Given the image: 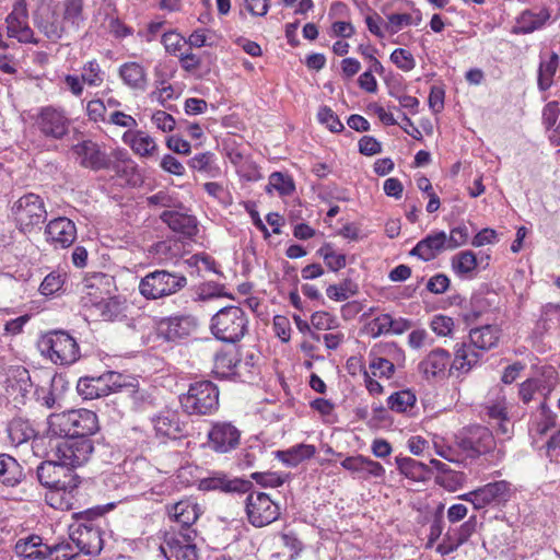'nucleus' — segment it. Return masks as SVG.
<instances>
[{"instance_id":"obj_61","label":"nucleus","mask_w":560,"mask_h":560,"mask_svg":"<svg viewBox=\"0 0 560 560\" xmlns=\"http://www.w3.org/2000/svg\"><path fill=\"white\" fill-rule=\"evenodd\" d=\"M390 60L402 71H410L416 67V60L411 52L404 48H396L390 54Z\"/></svg>"},{"instance_id":"obj_42","label":"nucleus","mask_w":560,"mask_h":560,"mask_svg":"<svg viewBox=\"0 0 560 560\" xmlns=\"http://www.w3.org/2000/svg\"><path fill=\"white\" fill-rule=\"evenodd\" d=\"M7 432L13 446H19L34 436V430L28 421L21 418L12 419L8 424Z\"/></svg>"},{"instance_id":"obj_33","label":"nucleus","mask_w":560,"mask_h":560,"mask_svg":"<svg viewBox=\"0 0 560 560\" xmlns=\"http://www.w3.org/2000/svg\"><path fill=\"white\" fill-rule=\"evenodd\" d=\"M477 491V504L478 510H480L491 503L508 500L510 485L504 480H500L487 483L486 486L478 488Z\"/></svg>"},{"instance_id":"obj_9","label":"nucleus","mask_w":560,"mask_h":560,"mask_svg":"<svg viewBox=\"0 0 560 560\" xmlns=\"http://www.w3.org/2000/svg\"><path fill=\"white\" fill-rule=\"evenodd\" d=\"M246 515L248 522L255 527H264L277 521L280 509L268 494L250 492L246 498Z\"/></svg>"},{"instance_id":"obj_39","label":"nucleus","mask_w":560,"mask_h":560,"mask_svg":"<svg viewBox=\"0 0 560 560\" xmlns=\"http://www.w3.org/2000/svg\"><path fill=\"white\" fill-rule=\"evenodd\" d=\"M104 382H105V388L106 394L109 395L112 393H118V392H128L133 393L135 388L138 385V381L129 375H124L118 372H107L103 374Z\"/></svg>"},{"instance_id":"obj_44","label":"nucleus","mask_w":560,"mask_h":560,"mask_svg":"<svg viewBox=\"0 0 560 560\" xmlns=\"http://www.w3.org/2000/svg\"><path fill=\"white\" fill-rule=\"evenodd\" d=\"M559 66V56L551 52L547 59H540L538 69V88L541 91L548 90L553 83V77Z\"/></svg>"},{"instance_id":"obj_37","label":"nucleus","mask_w":560,"mask_h":560,"mask_svg":"<svg viewBox=\"0 0 560 560\" xmlns=\"http://www.w3.org/2000/svg\"><path fill=\"white\" fill-rule=\"evenodd\" d=\"M126 304L125 301L118 296L106 298L100 303L93 313L100 316L103 320H118L126 317Z\"/></svg>"},{"instance_id":"obj_12","label":"nucleus","mask_w":560,"mask_h":560,"mask_svg":"<svg viewBox=\"0 0 560 560\" xmlns=\"http://www.w3.org/2000/svg\"><path fill=\"white\" fill-rule=\"evenodd\" d=\"M241 442V431L231 422L217 421L208 431L209 447L217 453L235 450Z\"/></svg>"},{"instance_id":"obj_20","label":"nucleus","mask_w":560,"mask_h":560,"mask_svg":"<svg viewBox=\"0 0 560 560\" xmlns=\"http://www.w3.org/2000/svg\"><path fill=\"white\" fill-rule=\"evenodd\" d=\"M481 355L470 342L463 341L456 343L454 347V359L451 361L448 373L456 376L467 374L479 363Z\"/></svg>"},{"instance_id":"obj_56","label":"nucleus","mask_w":560,"mask_h":560,"mask_svg":"<svg viewBox=\"0 0 560 560\" xmlns=\"http://www.w3.org/2000/svg\"><path fill=\"white\" fill-rule=\"evenodd\" d=\"M430 328L440 337L451 336L454 328L455 323L454 319L446 315H434L430 322Z\"/></svg>"},{"instance_id":"obj_18","label":"nucleus","mask_w":560,"mask_h":560,"mask_svg":"<svg viewBox=\"0 0 560 560\" xmlns=\"http://www.w3.org/2000/svg\"><path fill=\"white\" fill-rule=\"evenodd\" d=\"M73 153L79 163L88 168L100 171L112 167V161L101 150L100 145L91 140H84L73 147Z\"/></svg>"},{"instance_id":"obj_49","label":"nucleus","mask_w":560,"mask_h":560,"mask_svg":"<svg viewBox=\"0 0 560 560\" xmlns=\"http://www.w3.org/2000/svg\"><path fill=\"white\" fill-rule=\"evenodd\" d=\"M358 287L349 279L343 280L339 284H331L327 287V296L337 302L346 301L350 296L357 294Z\"/></svg>"},{"instance_id":"obj_47","label":"nucleus","mask_w":560,"mask_h":560,"mask_svg":"<svg viewBox=\"0 0 560 560\" xmlns=\"http://www.w3.org/2000/svg\"><path fill=\"white\" fill-rule=\"evenodd\" d=\"M416 395L410 389H404L392 394L387 399V406L396 412H407L416 402Z\"/></svg>"},{"instance_id":"obj_26","label":"nucleus","mask_w":560,"mask_h":560,"mask_svg":"<svg viewBox=\"0 0 560 560\" xmlns=\"http://www.w3.org/2000/svg\"><path fill=\"white\" fill-rule=\"evenodd\" d=\"M155 434L161 438L177 439L184 432L179 416L173 410H163L152 418Z\"/></svg>"},{"instance_id":"obj_23","label":"nucleus","mask_w":560,"mask_h":560,"mask_svg":"<svg viewBox=\"0 0 560 560\" xmlns=\"http://www.w3.org/2000/svg\"><path fill=\"white\" fill-rule=\"evenodd\" d=\"M340 465L346 470L355 474L359 478H383L385 468L378 463L363 455L348 456Z\"/></svg>"},{"instance_id":"obj_50","label":"nucleus","mask_w":560,"mask_h":560,"mask_svg":"<svg viewBox=\"0 0 560 560\" xmlns=\"http://www.w3.org/2000/svg\"><path fill=\"white\" fill-rule=\"evenodd\" d=\"M318 254L323 257L326 266L331 271H338L346 267L347 258L346 255L338 253L334 249L330 244H325L318 249Z\"/></svg>"},{"instance_id":"obj_14","label":"nucleus","mask_w":560,"mask_h":560,"mask_svg":"<svg viewBox=\"0 0 560 560\" xmlns=\"http://www.w3.org/2000/svg\"><path fill=\"white\" fill-rule=\"evenodd\" d=\"M34 24L49 40L56 43L71 32L60 11L45 8L34 14Z\"/></svg>"},{"instance_id":"obj_45","label":"nucleus","mask_w":560,"mask_h":560,"mask_svg":"<svg viewBox=\"0 0 560 560\" xmlns=\"http://www.w3.org/2000/svg\"><path fill=\"white\" fill-rule=\"evenodd\" d=\"M42 546V538L31 535L27 538L18 540L15 545L16 555L28 559H43L47 557V550L38 549Z\"/></svg>"},{"instance_id":"obj_43","label":"nucleus","mask_w":560,"mask_h":560,"mask_svg":"<svg viewBox=\"0 0 560 560\" xmlns=\"http://www.w3.org/2000/svg\"><path fill=\"white\" fill-rule=\"evenodd\" d=\"M485 410L486 415L493 421L506 420V402L502 389L495 388L489 393Z\"/></svg>"},{"instance_id":"obj_4","label":"nucleus","mask_w":560,"mask_h":560,"mask_svg":"<svg viewBox=\"0 0 560 560\" xmlns=\"http://www.w3.org/2000/svg\"><path fill=\"white\" fill-rule=\"evenodd\" d=\"M187 284L184 275L155 270L140 280L139 291L148 300L163 299L179 292Z\"/></svg>"},{"instance_id":"obj_52","label":"nucleus","mask_w":560,"mask_h":560,"mask_svg":"<svg viewBox=\"0 0 560 560\" xmlns=\"http://www.w3.org/2000/svg\"><path fill=\"white\" fill-rule=\"evenodd\" d=\"M47 556L52 557V560H72L80 552L75 548L72 541H61L54 546H46Z\"/></svg>"},{"instance_id":"obj_24","label":"nucleus","mask_w":560,"mask_h":560,"mask_svg":"<svg viewBox=\"0 0 560 560\" xmlns=\"http://www.w3.org/2000/svg\"><path fill=\"white\" fill-rule=\"evenodd\" d=\"M108 277L103 273H96L86 278L83 282L81 302L84 307L92 311L106 299L107 290L103 285H108Z\"/></svg>"},{"instance_id":"obj_19","label":"nucleus","mask_w":560,"mask_h":560,"mask_svg":"<svg viewBox=\"0 0 560 560\" xmlns=\"http://www.w3.org/2000/svg\"><path fill=\"white\" fill-rule=\"evenodd\" d=\"M494 446L495 441L491 431L481 425L471 427L468 434L460 441V447L469 452L470 456L489 453Z\"/></svg>"},{"instance_id":"obj_58","label":"nucleus","mask_w":560,"mask_h":560,"mask_svg":"<svg viewBox=\"0 0 560 560\" xmlns=\"http://www.w3.org/2000/svg\"><path fill=\"white\" fill-rule=\"evenodd\" d=\"M369 368L372 371L374 376H380V377L389 378L393 376V374L395 372L394 363L390 360L382 358V357H374L370 361Z\"/></svg>"},{"instance_id":"obj_28","label":"nucleus","mask_w":560,"mask_h":560,"mask_svg":"<svg viewBox=\"0 0 560 560\" xmlns=\"http://www.w3.org/2000/svg\"><path fill=\"white\" fill-rule=\"evenodd\" d=\"M167 513L174 522L182 526L180 530H185L191 528V525L198 520L200 509L195 501L185 499L168 506Z\"/></svg>"},{"instance_id":"obj_11","label":"nucleus","mask_w":560,"mask_h":560,"mask_svg":"<svg viewBox=\"0 0 560 560\" xmlns=\"http://www.w3.org/2000/svg\"><path fill=\"white\" fill-rule=\"evenodd\" d=\"M35 124L45 137L61 139L69 131L70 119L63 109L46 106L40 108Z\"/></svg>"},{"instance_id":"obj_22","label":"nucleus","mask_w":560,"mask_h":560,"mask_svg":"<svg viewBox=\"0 0 560 560\" xmlns=\"http://www.w3.org/2000/svg\"><path fill=\"white\" fill-rule=\"evenodd\" d=\"M253 487L248 480L233 478L230 479L223 474H214L211 477L200 480L199 488L205 491H222L226 493H246Z\"/></svg>"},{"instance_id":"obj_15","label":"nucleus","mask_w":560,"mask_h":560,"mask_svg":"<svg viewBox=\"0 0 560 560\" xmlns=\"http://www.w3.org/2000/svg\"><path fill=\"white\" fill-rule=\"evenodd\" d=\"M45 236L55 248H68L77 240V228L70 219L58 217L47 223Z\"/></svg>"},{"instance_id":"obj_21","label":"nucleus","mask_w":560,"mask_h":560,"mask_svg":"<svg viewBox=\"0 0 560 560\" xmlns=\"http://www.w3.org/2000/svg\"><path fill=\"white\" fill-rule=\"evenodd\" d=\"M447 249V234L444 231H438L419 241L410 250V255L423 261H430Z\"/></svg>"},{"instance_id":"obj_63","label":"nucleus","mask_w":560,"mask_h":560,"mask_svg":"<svg viewBox=\"0 0 560 560\" xmlns=\"http://www.w3.org/2000/svg\"><path fill=\"white\" fill-rule=\"evenodd\" d=\"M86 115L94 122L106 121V105L101 98H94L86 103Z\"/></svg>"},{"instance_id":"obj_7","label":"nucleus","mask_w":560,"mask_h":560,"mask_svg":"<svg viewBox=\"0 0 560 560\" xmlns=\"http://www.w3.org/2000/svg\"><path fill=\"white\" fill-rule=\"evenodd\" d=\"M196 536L192 528L173 532L165 537L161 551L167 560H198Z\"/></svg>"},{"instance_id":"obj_32","label":"nucleus","mask_w":560,"mask_h":560,"mask_svg":"<svg viewBox=\"0 0 560 560\" xmlns=\"http://www.w3.org/2000/svg\"><path fill=\"white\" fill-rule=\"evenodd\" d=\"M118 74L125 85L136 91H144L148 85V74L145 68L136 61L122 63L118 69Z\"/></svg>"},{"instance_id":"obj_36","label":"nucleus","mask_w":560,"mask_h":560,"mask_svg":"<svg viewBox=\"0 0 560 560\" xmlns=\"http://www.w3.org/2000/svg\"><path fill=\"white\" fill-rule=\"evenodd\" d=\"M550 18L547 9L525 10L517 18L515 33L528 34L540 28Z\"/></svg>"},{"instance_id":"obj_13","label":"nucleus","mask_w":560,"mask_h":560,"mask_svg":"<svg viewBox=\"0 0 560 560\" xmlns=\"http://www.w3.org/2000/svg\"><path fill=\"white\" fill-rule=\"evenodd\" d=\"M37 478L39 482L51 489L54 487H66L78 478V475L67 465L60 463L59 459L43 462L37 467Z\"/></svg>"},{"instance_id":"obj_55","label":"nucleus","mask_w":560,"mask_h":560,"mask_svg":"<svg viewBox=\"0 0 560 560\" xmlns=\"http://www.w3.org/2000/svg\"><path fill=\"white\" fill-rule=\"evenodd\" d=\"M65 283V275L52 271L48 273L40 283L39 291L43 295H52L61 290Z\"/></svg>"},{"instance_id":"obj_59","label":"nucleus","mask_w":560,"mask_h":560,"mask_svg":"<svg viewBox=\"0 0 560 560\" xmlns=\"http://www.w3.org/2000/svg\"><path fill=\"white\" fill-rule=\"evenodd\" d=\"M469 240V231L465 224L454 226L447 235V247L450 250L456 249L467 244Z\"/></svg>"},{"instance_id":"obj_53","label":"nucleus","mask_w":560,"mask_h":560,"mask_svg":"<svg viewBox=\"0 0 560 560\" xmlns=\"http://www.w3.org/2000/svg\"><path fill=\"white\" fill-rule=\"evenodd\" d=\"M311 325L318 330H332L339 327V320L328 312L317 311L311 316Z\"/></svg>"},{"instance_id":"obj_29","label":"nucleus","mask_w":560,"mask_h":560,"mask_svg":"<svg viewBox=\"0 0 560 560\" xmlns=\"http://www.w3.org/2000/svg\"><path fill=\"white\" fill-rule=\"evenodd\" d=\"M84 7V0H63L60 3L59 11L71 34L78 33L85 24L88 15Z\"/></svg>"},{"instance_id":"obj_8","label":"nucleus","mask_w":560,"mask_h":560,"mask_svg":"<svg viewBox=\"0 0 560 560\" xmlns=\"http://www.w3.org/2000/svg\"><path fill=\"white\" fill-rule=\"evenodd\" d=\"M69 539L75 545L78 552L86 556H96L103 549L101 527L91 521L71 524Z\"/></svg>"},{"instance_id":"obj_2","label":"nucleus","mask_w":560,"mask_h":560,"mask_svg":"<svg viewBox=\"0 0 560 560\" xmlns=\"http://www.w3.org/2000/svg\"><path fill=\"white\" fill-rule=\"evenodd\" d=\"M38 349L44 357L59 365L72 364L80 358L77 340L63 330H54L42 336Z\"/></svg>"},{"instance_id":"obj_40","label":"nucleus","mask_w":560,"mask_h":560,"mask_svg":"<svg viewBox=\"0 0 560 560\" xmlns=\"http://www.w3.org/2000/svg\"><path fill=\"white\" fill-rule=\"evenodd\" d=\"M104 376L81 377L77 384V390L83 399H95L107 396Z\"/></svg>"},{"instance_id":"obj_17","label":"nucleus","mask_w":560,"mask_h":560,"mask_svg":"<svg viewBox=\"0 0 560 560\" xmlns=\"http://www.w3.org/2000/svg\"><path fill=\"white\" fill-rule=\"evenodd\" d=\"M198 320L191 315L163 318L158 325L159 335L170 341L184 339L197 330Z\"/></svg>"},{"instance_id":"obj_5","label":"nucleus","mask_w":560,"mask_h":560,"mask_svg":"<svg viewBox=\"0 0 560 560\" xmlns=\"http://www.w3.org/2000/svg\"><path fill=\"white\" fill-rule=\"evenodd\" d=\"M12 214L18 229L26 234L40 229L46 221L47 210L44 200L38 195L30 192L13 203Z\"/></svg>"},{"instance_id":"obj_51","label":"nucleus","mask_w":560,"mask_h":560,"mask_svg":"<svg viewBox=\"0 0 560 560\" xmlns=\"http://www.w3.org/2000/svg\"><path fill=\"white\" fill-rule=\"evenodd\" d=\"M271 189L277 190L281 196H289L294 191L295 186L290 176L284 175L280 172H275L269 176V182L267 186L268 191H270Z\"/></svg>"},{"instance_id":"obj_3","label":"nucleus","mask_w":560,"mask_h":560,"mask_svg":"<svg viewBox=\"0 0 560 560\" xmlns=\"http://www.w3.org/2000/svg\"><path fill=\"white\" fill-rule=\"evenodd\" d=\"M180 405L189 415H212L219 408V389L210 381H199L189 385L187 393L180 395Z\"/></svg>"},{"instance_id":"obj_30","label":"nucleus","mask_w":560,"mask_h":560,"mask_svg":"<svg viewBox=\"0 0 560 560\" xmlns=\"http://www.w3.org/2000/svg\"><path fill=\"white\" fill-rule=\"evenodd\" d=\"M501 338V329L497 325H485L469 331V342L482 354L495 348Z\"/></svg>"},{"instance_id":"obj_38","label":"nucleus","mask_w":560,"mask_h":560,"mask_svg":"<svg viewBox=\"0 0 560 560\" xmlns=\"http://www.w3.org/2000/svg\"><path fill=\"white\" fill-rule=\"evenodd\" d=\"M22 477L23 470L18 460L8 454H0V482L13 487Z\"/></svg>"},{"instance_id":"obj_35","label":"nucleus","mask_w":560,"mask_h":560,"mask_svg":"<svg viewBox=\"0 0 560 560\" xmlns=\"http://www.w3.org/2000/svg\"><path fill=\"white\" fill-rule=\"evenodd\" d=\"M316 453V448L311 444H298L288 450L276 451L275 457L287 467H296L306 459L312 458Z\"/></svg>"},{"instance_id":"obj_46","label":"nucleus","mask_w":560,"mask_h":560,"mask_svg":"<svg viewBox=\"0 0 560 560\" xmlns=\"http://www.w3.org/2000/svg\"><path fill=\"white\" fill-rule=\"evenodd\" d=\"M478 266L476 254L471 250H463L451 258L452 270L459 277L470 275Z\"/></svg>"},{"instance_id":"obj_25","label":"nucleus","mask_w":560,"mask_h":560,"mask_svg":"<svg viewBox=\"0 0 560 560\" xmlns=\"http://www.w3.org/2000/svg\"><path fill=\"white\" fill-rule=\"evenodd\" d=\"M122 141L136 155L144 159L153 158L159 150L155 140L143 130H127L122 135Z\"/></svg>"},{"instance_id":"obj_34","label":"nucleus","mask_w":560,"mask_h":560,"mask_svg":"<svg viewBox=\"0 0 560 560\" xmlns=\"http://www.w3.org/2000/svg\"><path fill=\"white\" fill-rule=\"evenodd\" d=\"M161 219L174 232L179 233L186 237L194 236L198 231L196 219L188 214L179 213L176 211H164L161 214Z\"/></svg>"},{"instance_id":"obj_54","label":"nucleus","mask_w":560,"mask_h":560,"mask_svg":"<svg viewBox=\"0 0 560 560\" xmlns=\"http://www.w3.org/2000/svg\"><path fill=\"white\" fill-rule=\"evenodd\" d=\"M223 285L215 282H206L195 289V301H209L215 298L223 296Z\"/></svg>"},{"instance_id":"obj_60","label":"nucleus","mask_w":560,"mask_h":560,"mask_svg":"<svg viewBox=\"0 0 560 560\" xmlns=\"http://www.w3.org/2000/svg\"><path fill=\"white\" fill-rule=\"evenodd\" d=\"M389 314H381L370 320L366 325V331L372 338L382 335H389Z\"/></svg>"},{"instance_id":"obj_41","label":"nucleus","mask_w":560,"mask_h":560,"mask_svg":"<svg viewBox=\"0 0 560 560\" xmlns=\"http://www.w3.org/2000/svg\"><path fill=\"white\" fill-rule=\"evenodd\" d=\"M47 432L56 438H72L71 410L51 413L47 419Z\"/></svg>"},{"instance_id":"obj_10","label":"nucleus","mask_w":560,"mask_h":560,"mask_svg":"<svg viewBox=\"0 0 560 560\" xmlns=\"http://www.w3.org/2000/svg\"><path fill=\"white\" fill-rule=\"evenodd\" d=\"M7 34L22 44H38L34 32L28 24V10L26 0H18L5 18Z\"/></svg>"},{"instance_id":"obj_48","label":"nucleus","mask_w":560,"mask_h":560,"mask_svg":"<svg viewBox=\"0 0 560 560\" xmlns=\"http://www.w3.org/2000/svg\"><path fill=\"white\" fill-rule=\"evenodd\" d=\"M104 71L95 59L85 62L81 70L83 82L91 88L101 86L104 83Z\"/></svg>"},{"instance_id":"obj_6","label":"nucleus","mask_w":560,"mask_h":560,"mask_svg":"<svg viewBox=\"0 0 560 560\" xmlns=\"http://www.w3.org/2000/svg\"><path fill=\"white\" fill-rule=\"evenodd\" d=\"M94 445L89 438H68L58 442L54 448L55 458L70 469L84 465L91 457Z\"/></svg>"},{"instance_id":"obj_62","label":"nucleus","mask_w":560,"mask_h":560,"mask_svg":"<svg viewBox=\"0 0 560 560\" xmlns=\"http://www.w3.org/2000/svg\"><path fill=\"white\" fill-rule=\"evenodd\" d=\"M155 75L156 90L152 93V96H155L156 100L164 105L165 102L175 97V91L171 84H166V81L160 78L159 69H155Z\"/></svg>"},{"instance_id":"obj_27","label":"nucleus","mask_w":560,"mask_h":560,"mask_svg":"<svg viewBox=\"0 0 560 560\" xmlns=\"http://www.w3.org/2000/svg\"><path fill=\"white\" fill-rule=\"evenodd\" d=\"M66 487H54L45 495L47 504L56 510L69 511L75 503V491L79 486V477Z\"/></svg>"},{"instance_id":"obj_64","label":"nucleus","mask_w":560,"mask_h":560,"mask_svg":"<svg viewBox=\"0 0 560 560\" xmlns=\"http://www.w3.org/2000/svg\"><path fill=\"white\" fill-rule=\"evenodd\" d=\"M463 544L455 530L447 532L442 542L438 545L436 551L442 556H447L457 550Z\"/></svg>"},{"instance_id":"obj_57","label":"nucleus","mask_w":560,"mask_h":560,"mask_svg":"<svg viewBox=\"0 0 560 560\" xmlns=\"http://www.w3.org/2000/svg\"><path fill=\"white\" fill-rule=\"evenodd\" d=\"M318 121L325 125L332 132H340L343 130V125L335 114V112L328 106H322L317 113Z\"/></svg>"},{"instance_id":"obj_1","label":"nucleus","mask_w":560,"mask_h":560,"mask_svg":"<svg viewBox=\"0 0 560 560\" xmlns=\"http://www.w3.org/2000/svg\"><path fill=\"white\" fill-rule=\"evenodd\" d=\"M249 319L243 308L226 306L211 318L210 330L220 341L236 343L248 332Z\"/></svg>"},{"instance_id":"obj_16","label":"nucleus","mask_w":560,"mask_h":560,"mask_svg":"<svg viewBox=\"0 0 560 560\" xmlns=\"http://www.w3.org/2000/svg\"><path fill=\"white\" fill-rule=\"evenodd\" d=\"M451 365V354L447 350L436 348L431 350L418 364V371L427 381L442 380Z\"/></svg>"},{"instance_id":"obj_31","label":"nucleus","mask_w":560,"mask_h":560,"mask_svg":"<svg viewBox=\"0 0 560 560\" xmlns=\"http://www.w3.org/2000/svg\"><path fill=\"white\" fill-rule=\"evenodd\" d=\"M71 422L72 436L88 438L100 429L96 413L89 409L71 410Z\"/></svg>"}]
</instances>
